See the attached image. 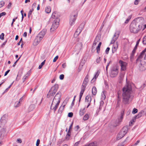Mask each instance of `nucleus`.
Masks as SVG:
<instances>
[{
  "label": "nucleus",
  "instance_id": "2",
  "mask_svg": "<svg viewBox=\"0 0 146 146\" xmlns=\"http://www.w3.org/2000/svg\"><path fill=\"white\" fill-rule=\"evenodd\" d=\"M143 19L142 17H138L134 20L130 26V31L134 34L137 33L142 29Z\"/></svg>",
  "mask_w": 146,
  "mask_h": 146
},
{
  "label": "nucleus",
  "instance_id": "56",
  "mask_svg": "<svg viewBox=\"0 0 146 146\" xmlns=\"http://www.w3.org/2000/svg\"><path fill=\"white\" fill-rule=\"evenodd\" d=\"M31 70H29L27 73V74H26V75L28 76H29L31 74Z\"/></svg>",
  "mask_w": 146,
  "mask_h": 146
},
{
  "label": "nucleus",
  "instance_id": "52",
  "mask_svg": "<svg viewBox=\"0 0 146 146\" xmlns=\"http://www.w3.org/2000/svg\"><path fill=\"white\" fill-rule=\"evenodd\" d=\"M110 50V48L109 47H108L107 48L105 51L106 53V54H108L109 53V51Z\"/></svg>",
  "mask_w": 146,
  "mask_h": 146
},
{
  "label": "nucleus",
  "instance_id": "48",
  "mask_svg": "<svg viewBox=\"0 0 146 146\" xmlns=\"http://www.w3.org/2000/svg\"><path fill=\"white\" fill-rule=\"evenodd\" d=\"M5 4V3L3 1H1L0 2V8L3 7Z\"/></svg>",
  "mask_w": 146,
  "mask_h": 146
},
{
  "label": "nucleus",
  "instance_id": "51",
  "mask_svg": "<svg viewBox=\"0 0 146 146\" xmlns=\"http://www.w3.org/2000/svg\"><path fill=\"white\" fill-rule=\"evenodd\" d=\"M4 34L3 33H2L0 35V38L1 40H3L4 38Z\"/></svg>",
  "mask_w": 146,
  "mask_h": 146
},
{
  "label": "nucleus",
  "instance_id": "42",
  "mask_svg": "<svg viewBox=\"0 0 146 146\" xmlns=\"http://www.w3.org/2000/svg\"><path fill=\"white\" fill-rule=\"evenodd\" d=\"M70 135L69 134V133H68H68L67 134L66 137V139L67 140H68L70 138Z\"/></svg>",
  "mask_w": 146,
  "mask_h": 146
},
{
  "label": "nucleus",
  "instance_id": "27",
  "mask_svg": "<svg viewBox=\"0 0 146 146\" xmlns=\"http://www.w3.org/2000/svg\"><path fill=\"white\" fill-rule=\"evenodd\" d=\"M65 106V105H64L63 106H61L60 107L58 110V112L59 113H61L62 112V111L64 109Z\"/></svg>",
  "mask_w": 146,
  "mask_h": 146
},
{
  "label": "nucleus",
  "instance_id": "58",
  "mask_svg": "<svg viewBox=\"0 0 146 146\" xmlns=\"http://www.w3.org/2000/svg\"><path fill=\"white\" fill-rule=\"evenodd\" d=\"M58 56H56L54 59L53 60V62H55L56 60L58 59Z\"/></svg>",
  "mask_w": 146,
  "mask_h": 146
},
{
  "label": "nucleus",
  "instance_id": "31",
  "mask_svg": "<svg viewBox=\"0 0 146 146\" xmlns=\"http://www.w3.org/2000/svg\"><path fill=\"white\" fill-rule=\"evenodd\" d=\"M102 44V42H100L99 43V44L97 46V48H96V50H97V52L98 53H99L100 52V46H101V45Z\"/></svg>",
  "mask_w": 146,
  "mask_h": 146
},
{
  "label": "nucleus",
  "instance_id": "29",
  "mask_svg": "<svg viewBox=\"0 0 146 146\" xmlns=\"http://www.w3.org/2000/svg\"><path fill=\"white\" fill-rule=\"evenodd\" d=\"M117 37H116L115 34L114 35L113 37V38L112 40L111 41V44H113L117 40Z\"/></svg>",
  "mask_w": 146,
  "mask_h": 146
},
{
  "label": "nucleus",
  "instance_id": "34",
  "mask_svg": "<svg viewBox=\"0 0 146 146\" xmlns=\"http://www.w3.org/2000/svg\"><path fill=\"white\" fill-rule=\"evenodd\" d=\"M142 115V113L141 112L139 113L138 114L135 116V119L139 118Z\"/></svg>",
  "mask_w": 146,
  "mask_h": 146
},
{
  "label": "nucleus",
  "instance_id": "28",
  "mask_svg": "<svg viewBox=\"0 0 146 146\" xmlns=\"http://www.w3.org/2000/svg\"><path fill=\"white\" fill-rule=\"evenodd\" d=\"M85 108H84L83 109H81L80 111L79 114L80 115L82 116L85 112Z\"/></svg>",
  "mask_w": 146,
  "mask_h": 146
},
{
  "label": "nucleus",
  "instance_id": "25",
  "mask_svg": "<svg viewBox=\"0 0 146 146\" xmlns=\"http://www.w3.org/2000/svg\"><path fill=\"white\" fill-rule=\"evenodd\" d=\"M97 144L96 142H93L89 143L84 146H97Z\"/></svg>",
  "mask_w": 146,
  "mask_h": 146
},
{
  "label": "nucleus",
  "instance_id": "41",
  "mask_svg": "<svg viewBox=\"0 0 146 146\" xmlns=\"http://www.w3.org/2000/svg\"><path fill=\"white\" fill-rule=\"evenodd\" d=\"M85 88L81 87V90L80 91V94L83 95L85 91Z\"/></svg>",
  "mask_w": 146,
  "mask_h": 146
},
{
  "label": "nucleus",
  "instance_id": "22",
  "mask_svg": "<svg viewBox=\"0 0 146 146\" xmlns=\"http://www.w3.org/2000/svg\"><path fill=\"white\" fill-rule=\"evenodd\" d=\"M124 75L123 74H120V76L119 77L118 82L119 83H121L123 80Z\"/></svg>",
  "mask_w": 146,
  "mask_h": 146
},
{
  "label": "nucleus",
  "instance_id": "15",
  "mask_svg": "<svg viewBox=\"0 0 146 146\" xmlns=\"http://www.w3.org/2000/svg\"><path fill=\"white\" fill-rule=\"evenodd\" d=\"M119 63L120 64L121 67V70L124 71L126 69V66L127 63L121 60L119 61Z\"/></svg>",
  "mask_w": 146,
  "mask_h": 146
},
{
  "label": "nucleus",
  "instance_id": "46",
  "mask_svg": "<svg viewBox=\"0 0 146 146\" xmlns=\"http://www.w3.org/2000/svg\"><path fill=\"white\" fill-rule=\"evenodd\" d=\"M137 111H138V110L137 109H136L135 108H134L133 109V111L132 112V113L134 114H135V113H137Z\"/></svg>",
  "mask_w": 146,
  "mask_h": 146
},
{
  "label": "nucleus",
  "instance_id": "59",
  "mask_svg": "<svg viewBox=\"0 0 146 146\" xmlns=\"http://www.w3.org/2000/svg\"><path fill=\"white\" fill-rule=\"evenodd\" d=\"M146 53V48L144 49L140 53V54H141V55H142V54H144L145 53Z\"/></svg>",
  "mask_w": 146,
  "mask_h": 146
},
{
  "label": "nucleus",
  "instance_id": "19",
  "mask_svg": "<svg viewBox=\"0 0 146 146\" xmlns=\"http://www.w3.org/2000/svg\"><path fill=\"white\" fill-rule=\"evenodd\" d=\"M139 59H141L143 60L144 61H146V53L142 54V55L140 54L137 59V61Z\"/></svg>",
  "mask_w": 146,
  "mask_h": 146
},
{
  "label": "nucleus",
  "instance_id": "3",
  "mask_svg": "<svg viewBox=\"0 0 146 146\" xmlns=\"http://www.w3.org/2000/svg\"><path fill=\"white\" fill-rule=\"evenodd\" d=\"M136 63L139 66V70L141 71L144 70L146 69V61L141 59H139L137 61L136 60Z\"/></svg>",
  "mask_w": 146,
  "mask_h": 146
},
{
  "label": "nucleus",
  "instance_id": "26",
  "mask_svg": "<svg viewBox=\"0 0 146 146\" xmlns=\"http://www.w3.org/2000/svg\"><path fill=\"white\" fill-rule=\"evenodd\" d=\"M97 92V90L95 86L93 87L92 89V93L94 95H96Z\"/></svg>",
  "mask_w": 146,
  "mask_h": 146
},
{
  "label": "nucleus",
  "instance_id": "54",
  "mask_svg": "<svg viewBox=\"0 0 146 146\" xmlns=\"http://www.w3.org/2000/svg\"><path fill=\"white\" fill-rule=\"evenodd\" d=\"M6 13L5 12H3L0 14V18L2 16L5 15Z\"/></svg>",
  "mask_w": 146,
  "mask_h": 146
},
{
  "label": "nucleus",
  "instance_id": "40",
  "mask_svg": "<svg viewBox=\"0 0 146 146\" xmlns=\"http://www.w3.org/2000/svg\"><path fill=\"white\" fill-rule=\"evenodd\" d=\"M28 77L26 75H25L23 78V82H24L28 78Z\"/></svg>",
  "mask_w": 146,
  "mask_h": 146
},
{
  "label": "nucleus",
  "instance_id": "63",
  "mask_svg": "<svg viewBox=\"0 0 146 146\" xmlns=\"http://www.w3.org/2000/svg\"><path fill=\"white\" fill-rule=\"evenodd\" d=\"M80 143V141H78L76 142L75 144H74V145L73 146H78L79 144Z\"/></svg>",
  "mask_w": 146,
  "mask_h": 146
},
{
  "label": "nucleus",
  "instance_id": "47",
  "mask_svg": "<svg viewBox=\"0 0 146 146\" xmlns=\"http://www.w3.org/2000/svg\"><path fill=\"white\" fill-rule=\"evenodd\" d=\"M63 142V141L62 139L59 140L57 143V145L60 146Z\"/></svg>",
  "mask_w": 146,
  "mask_h": 146
},
{
  "label": "nucleus",
  "instance_id": "13",
  "mask_svg": "<svg viewBox=\"0 0 146 146\" xmlns=\"http://www.w3.org/2000/svg\"><path fill=\"white\" fill-rule=\"evenodd\" d=\"M89 76L87 74L86 76L82 83L81 87L86 88L89 82Z\"/></svg>",
  "mask_w": 146,
  "mask_h": 146
},
{
  "label": "nucleus",
  "instance_id": "9",
  "mask_svg": "<svg viewBox=\"0 0 146 146\" xmlns=\"http://www.w3.org/2000/svg\"><path fill=\"white\" fill-rule=\"evenodd\" d=\"M84 24H82L78 28L76 29L74 34V38H76L80 33L82 30Z\"/></svg>",
  "mask_w": 146,
  "mask_h": 146
},
{
  "label": "nucleus",
  "instance_id": "44",
  "mask_svg": "<svg viewBox=\"0 0 146 146\" xmlns=\"http://www.w3.org/2000/svg\"><path fill=\"white\" fill-rule=\"evenodd\" d=\"M102 59L100 57H98L96 60V62L97 63H99L101 61Z\"/></svg>",
  "mask_w": 146,
  "mask_h": 146
},
{
  "label": "nucleus",
  "instance_id": "57",
  "mask_svg": "<svg viewBox=\"0 0 146 146\" xmlns=\"http://www.w3.org/2000/svg\"><path fill=\"white\" fill-rule=\"evenodd\" d=\"M21 56H20L18 58V59L15 61V62L14 63V64H13V67H15L16 64V63L17 62V61H18V60L20 59V58L21 57Z\"/></svg>",
  "mask_w": 146,
  "mask_h": 146
},
{
  "label": "nucleus",
  "instance_id": "38",
  "mask_svg": "<svg viewBox=\"0 0 146 146\" xmlns=\"http://www.w3.org/2000/svg\"><path fill=\"white\" fill-rule=\"evenodd\" d=\"M20 105V101L16 102L15 103V107L17 108L19 107Z\"/></svg>",
  "mask_w": 146,
  "mask_h": 146
},
{
  "label": "nucleus",
  "instance_id": "39",
  "mask_svg": "<svg viewBox=\"0 0 146 146\" xmlns=\"http://www.w3.org/2000/svg\"><path fill=\"white\" fill-rule=\"evenodd\" d=\"M143 44H146V35L143 38Z\"/></svg>",
  "mask_w": 146,
  "mask_h": 146
},
{
  "label": "nucleus",
  "instance_id": "37",
  "mask_svg": "<svg viewBox=\"0 0 146 146\" xmlns=\"http://www.w3.org/2000/svg\"><path fill=\"white\" fill-rule=\"evenodd\" d=\"M106 92L105 91H103L102 92V99H105L106 98V96L105 95V92Z\"/></svg>",
  "mask_w": 146,
  "mask_h": 146
},
{
  "label": "nucleus",
  "instance_id": "7",
  "mask_svg": "<svg viewBox=\"0 0 146 146\" xmlns=\"http://www.w3.org/2000/svg\"><path fill=\"white\" fill-rule=\"evenodd\" d=\"M118 73V68L116 67L113 66L111 69L110 76L111 78H114L117 76Z\"/></svg>",
  "mask_w": 146,
  "mask_h": 146
},
{
  "label": "nucleus",
  "instance_id": "14",
  "mask_svg": "<svg viewBox=\"0 0 146 146\" xmlns=\"http://www.w3.org/2000/svg\"><path fill=\"white\" fill-rule=\"evenodd\" d=\"M61 93L60 92H58L54 98L53 101L54 102L55 101H56V102L59 101L60 102V99L61 97Z\"/></svg>",
  "mask_w": 146,
  "mask_h": 146
},
{
  "label": "nucleus",
  "instance_id": "55",
  "mask_svg": "<svg viewBox=\"0 0 146 146\" xmlns=\"http://www.w3.org/2000/svg\"><path fill=\"white\" fill-rule=\"evenodd\" d=\"M64 77V75L63 74H61L60 75L59 78L60 80H62L63 79Z\"/></svg>",
  "mask_w": 146,
  "mask_h": 146
},
{
  "label": "nucleus",
  "instance_id": "60",
  "mask_svg": "<svg viewBox=\"0 0 146 146\" xmlns=\"http://www.w3.org/2000/svg\"><path fill=\"white\" fill-rule=\"evenodd\" d=\"M72 125H73V123H72V124L70 125V126H69V130L68 131V133H70V130L72 128Z\"/></svg>",
  "mask_w": 146,
  "mask_h": 146
},
{
  "label": "nucleus",
  "instance_id": "10",
  "mask_svg": "<svg viewBox=\"0 0 146 146\" xmlns=\"http://www.w3.org/2000/svg\"><path fill=\"white\" fill-rule=\"evenodd\" d=\"M77 17V14L76 15L72 14L70 16V24L72 26L74 24L75 21Z\"/></svg>",
  "mask_w": 146,
  "mask_h": 146
},
{
  "label": "nucleus",
  "instance_id": "62",
  "mask_svg": "<svg viewBox=\"0 0 146 146\" xmlns=\"http://www.w3.org/2000/svg\"><path fill=\"white\" fill-rule=\"evenodd\" d=\"M17 143H22V141L21 139H17Z\"/></svg>",
  "mask_w": 146,
  "mask_h": 146
},
{
  "label": "nucleus",
  "instance_id": "17",
  "mask_svg": "<svg viewBox=\"0 0 146 146\" xmlns=\"http://www.w3.org/2000/svg\"><path fill=\"white\" fill-rule=\"evenodd\" d=\"M6 129L3 128L1 129L0 131V140H2L4 138V137L6 135Z\"/></svg>",
  "mask_w": 146,
  "mask_h": 146
},
{
  "label": "nucleus",
  "instance_id": "30",
  "mask_svg": "<svg viewBox=\"0 0 146 146\" xmlns=\"http://www.w3.org/2000/svg\"><path fill=\"white\" fill-rule=\"evenodd\" d=\"M45 11L46 13H49L51 11V8L50 7L48 6L45 8Z\"/></svg>",
  "mask_w": 146,
  "mask_h": 146
},
{
  "label": "nucleus",
  "instance_id": "53",
  "mask_svg": "<svg viewBox=\"0 0 146 146\" xmlns=\"http://www.w3.org/2000/svg\"><path fill=\"white\" fill-rule=\"evenodd\" d=\"M73 115V113L72 112H70L68 113V116L70 117H71Z\"/></svg>",
  "mask_w": 146,
  "mask_h": 146
},
{
  "label": "nucleus",
  "instance_id": "16",
  "mask_svg": "<svg viewBox=\"0 0 146 146\" xmlns=\"http://www.w3.org/2000/svg\"><path fill=\"white\" fill-rule=\"evenodd\" d=\"M124 111L123 110L121 112V116L119 118H118V122L117 124L114 125V126H116L120 123V122L122 121L123 119V117L124 115Z\"/></svg>",
  "mask_w": 146,
  "mask_h": 146
},
{
  "label": "nucleus",
  "instance_id": "36",
  "mask_svg": "<svg viewBox=\"0 0 146 146\" xmlns=\"http://www.w3.org/2000/svg\"><path fill=\"white\" fill-rule=\"evenodd\" d=\"M89 118L88 115V114H86L83 117L84 120H86L88 119Z\"/></svg>",
  "mask_w": 146,
  "mask_h": 146
},
{
  "label": "nucleus",
  "instance_id": "61",
  "mask_svg": "<svg viewBox=\"0 0 146 146\" xmlns=\"http://www.w3.org/2000/svg\"><path fill=\"white\" fill-rule=\"evenodd\" d=\"M40 143V140L38 139L37 140L36 143V146H38Z\"/></svg>",
  "mask_w": 146,
  "mask_h": 146
},
{
  "label": "nucleus",
  "instance_id": "45",
  "mask_svg": "<svg viewBox=\"0 0 146 146\" xmlns=\"http://www.w3.org/2000/svg\"><path fill=\"white\" fill-rule=\"evenodd\" d=\"M56 14V13L55 12H53L51 15V17L53 19H55L56 18V16L55 15Z\"/></svg>",
  "mask_w": 146,
  "mask_h": 146
},
{
  "label": "nucleus",
  "instance_id": "11",
  "mask_svg": "<svg viewBox=\"0 0 146 146\" xmlns=\"http://www.w3.org/2000/svg\"><path fill=\"white\" fill-rule=\"evenodd\" d=\"M140 39H139L137 40V42H136V45L134 47V48L133 50L132 51V53L131 54V56H130V59H131V61H132V60H133V58L134 54L135 53V51L137 49V45L139 44V42H140Z\"/></svg>",
  "mask_w": 146,
  "mask_h": 146
},
{
  "label": "nucleus",
  "instance_id": "33",
  "mask_svg": "<svg viewBox=\"0 0 146 146\" xmlns=\"http://www.w3.org/2000/svg\"><path fill=\"white\" fill-rule=\"evenodd\" d=\"M35 108V105L34 104H31L29 108V111H31L33 110Z\"/></svg>",
  "mask_w": 146,
  "mask_h": 146
},
{
  "label": "nucleus",
  "instance_id": "12",
  "mask_svg": "<svg viewBox=\"0 0 146 146\" xmlns=\"http://www.w3.org/2000/svg\"><path fill=\"white\" fill-rule=\"evenodd\" d=\"M46 32V29H43L37 35L36 37L41 40L45 34Z\"/></svg>",
  "mask_w": 146,
  "mask_h": 146
},
{
  "label": "nucleus",
  "instance_id": "35",
  "mask_svg": "<svg viewBox=\"0 0 146 146\" xmlns=\"http://www.w3.org/2000/svg\"><path fill=\"white\" fill-rule=\"evenodd\" d=\"M45 60H44L40 64V65H39V67H38V68L39 69H40L42 68V67L44 64L45 63Z\"/></svg>",
  "mask_w": 146,
  "mask_h": 146
},
{
  "label": "nucleus",
  "instance_id": "6",
  "mask_svg": "<svg viewBox=\"0 0 146 146\" xmlns=\"http://www.w3.org/2000/svg\"><path fill=\"white\" fill-rule=\"evenodd\" d=\"M60 20L58 18H56L54 21L52 27L50 29L51 32L54 31L58 27Z\"/></svg>",
  "mask_w": 146,
  "mask_h": 146
},
{
  "label": "nucleus",
  "instance_id": "24",
  "mask_svg": "<svg viewBox=\"0 0 146 146\" xmlns=\"http://www.w3.org/2000/svg\"><path fill=\"white\" fill-rule=\"evenodd\" d=\"M91 101V97L90 96H87L85 98V101L86 102L90 103Z\"/></svg>",
  "mask_w": 146,
  "mask_h": 146
},
{
  "label": "nucleus",
  "instance_id": "21",
  "mask_svg": "<svg viewBox=\"0 0 146 146\" xmlns=\"http://www.w3.org/2000/svg\"><path fill=\"white\" fill-rule=\"evenodd\" d=\"M40 41L41 40H39V39H38V38L36 37L33 43V44L34 45H37L40 42Z\"/></svg>",
  "mask_w": 146,
  "mask_h": 146
},
{
  "label": "nucleus",
  "instance_id": "4",
  "mask_svg": "<svg viewBox=\"0 0 146 146\" xmlns=\"http://www.w3.org/2000/svg\"><path fill=\"white\" fill-rule=\"evenodd\" d=\"M128 129V127L127 126H126L124 127L118 134L117 137V139L119 140L123 137L127 133Z\"/></svg>",
  "mask_w": 146,
  "mask_h": 146
},
{
  "label": "nucleus",
  "instance_id": "1",
  "mask_svg": "<svg viewBox=\"0 0 146 146\" xmlns=\"http://www.w3.org/2000/svg\"><path fill=\"white\" fill-rule=\"evenodd\" d=\"M122 102L125 104H128L129 101L132 99L134 97L132 93L131 86L127 84L122 89Z\"/></svg>",
  "mask_w": 146,
  "mask_h": 146
},
{
  "label": "nucleus",
  "instance_id": "32",
  "mask_svg": "<svg viewBox=\"0 0 146 146\" xmlns=\"http://www.w3.org/2000/svg\"><path fill=\"white\" fill-rule=\"evenodd\" d=\"M117 45H118L117 44V42H116V45H113L112 49V52L113 53L114 52H115L116 51L117 49Z\"/></svg>",
  "mask_w": 146,
  "mask_h": 146
},
{
  "label": "nucleus",
  "instance_id": "18",
  "mask_svg": "<svg viewBox=\"0 0 146 146\" xmlns=\"http://www.w3.org/2000/svg\"><path fill=\"white\" fill-rule=\"evenodd\" d=\"M57 102V103L54 106V107L53 108H52L53 105L54 103H56V102H54L53 101L52 102V104L51 107H50V109L51 110H54V112H55L57 108H58V106H59V103H60V102H59H59Z\"/></svg>",
  "mask_w": 146,
  "mask_h": 146
},
{
  "label": "nucleus",
  "instance_id": "5",
  "mask_svg": "<svg viewBox=\"0 0 146 146\" xmlns=\"http://www.w3.org/2000/svg\"><path fill=\"white\" fill-rule=\"evenodd\" d=\"M58 88V85L57 84H55L52 87L47 95V98H50L52 96L55 94Z\"/></svg>",
  "mask_w": 146,
  "mask_h": 146
},
{
  "label": "nucleus",
  "instance_id": "23",
  "mask_svg": "<svg viewBox=\"0 0 146 146\" xmlns=\"http://www.w3.org/2000/svg\"><path fill=\"white\" fill-rule=\"evenodd\" d=\"M82 44L81 42H79L76 46V48H77L79 50H80L82 48Z\"/></svg>",
  "mask_w": 146,
  "mask_h": 146
},
{
  "label": "nucleus",
  "instance_id": "8",
  "mask_svg": "<svg viewBox=\"0 0 146 146\" xmlns=\"http://www.w3.org/2000/svg\"><path fill=\"white\" fill-rule=\"evenodd\" d=\"M8 115L4 114L1 118L0 120V127H1L4 125L6 123Z\"/></svg>",
  "mask_w": 146,
  "mask_h": 146
},
{
  "label": "nucleus",
  "instance_id": "49",
  "mask_svg": "<svg viewBox=\"0 0 146 146\" xmlns=\"http://www.w3.org/2000/svg\"><path fill=\"white\" fill-rule=\"evenodd\" d=\"M95 41L96 42H98L100 40V38L99 36H97L95 40Z\"/></svg>",
  "mask_w": 146,
  "mask_h": 146
},
{
  "label": "nucleus",
  "instance_id": "64",
  "mask_svg": "<svg viewBox=\"0 0 146 146\" xmlns=\"http://www.w3.org/2000/svg\"><path fill=\"white\" fill-rule=\"evenodd\" d=\"M139 0H135L134 2V4L135 5H137L138 4L139 2Z\"/></svg>",
  "mask_w": 146,
  "mask_h": 146
},
{
  "label": "nucleus",
  "instance_id": "43",
  "mask_svg": "<svg viewBox=\"0 0 146 146\" xmlns=\"http://www.w3.org/2000/svg\"><path fill=\"white\" fill-rule=\"evenodd\" d=\"M104 102L102 101H101L100 102V107L99 108V109L100 110H101L102 109V108L103 106V105L104 104Z\"/></svg>",
  "mask_w": 146,
  "mask_h": 146
},
{
  "label": "nucleus",
  "instance_id": "20",
  "mask_svg": "<svg viewBox=\"0 0 146 146\" xmlns=\"http://www.w3.org/2000/svg\"><path fill=\"white\" fill-rule=\"evenodd\" d=\"M100 73V72L99 70H98L96 72V73L94 77H93V79L91 81V83H93L96 80V78L98 77L99 76Z\"/></svg>",
  "mask_w": 146,
  "mask_h": 146
},
{
  "label": "nucleus",
  "instance_id": "50",
  "mask_svg": "<svg viewBox=\"0 0 146 146\" xmlns=\"http://www.w3.org/2000/svg\"><path fill=\"white\" fill-rule=\"evenodd\" d=\"M120 98L118 93L117 99V104H120Z\"/></svg>",
  "mask_w": 146,
  "mask_h": 146
}]
</instances>
